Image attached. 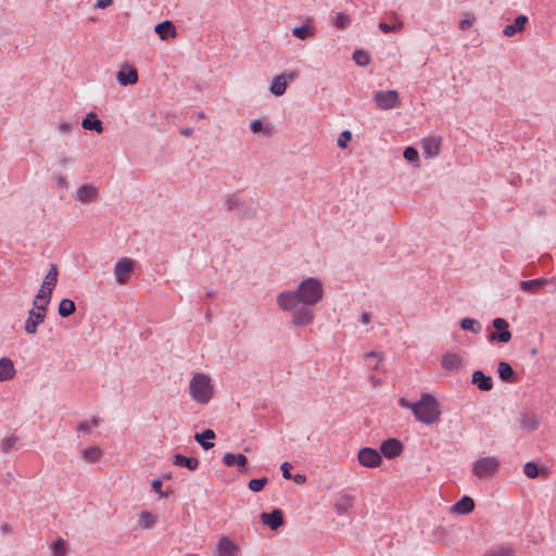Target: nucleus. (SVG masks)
I'll use <instances>...</instances> for the list:
<instances>
[{"mask_svg":"<svg viewBox=\"0 0 556 556\" xmlns=\"http://www.w3.org/2000/svg\"><path fill=\"white\" fill-rule=\"evenodd\" d=\"M324 298V288L319 279L308 277L302 280L295 290L282 291L277 296V304L283 312L292 313L294 326H306L314 320L313 306Z\"/></svg>","mask_w":556,"mask_h":556,"instance_id":"f257e3e1","label":"nucleus"},{"mask_svg":"<svg viewBox=\"0 0 556 556\" xmlns=\"http://www.w3.org/2000/svg\"><path fill=\"white\" fill-rule=\"evenodd\" d=\"M418 408L415 412V418L425 424H437L441 418V408L438 400L430 393H422L418 401Z\"/></svg>","mask_w":556,"mask_h":556,"instance_id":"f03ea898","label":"nucleus"},{"mask_svg":"<svg viewBox=\"0 0 556 556\" xmlns=\"http://www.w3.org/2000/svg\"><path fill=\"white\" fill-rule=\"evenodd\" d=\"M189 392L195 402L207 404L214 395L211 378L202 372L194 374L189 384Z\"/></svg>","mask_w":556,"mask_h":556,"instance_id":"7ed1b4c3","label":"nucleus"},{"mask_svg":"<svg viewBox=\"0 0 556 556\" xmlns=\"http://www.w3.org/2000/svg\"><path fill=\"white\" fill-rule=\"evenodd\" d=\"M226 210L239 218H252L255 215V207L252 201L241 199L238 194L229 195L225 201Z\"/></svg>","mask_w":556,"mask_h":556,"instance_id":"20e7f679","label":"nucleus"},{"mask_svg":"<svg viewBox=\"0 0 556 556\" xmlns=\"http://www.w3.org/2000/svg\"><path fill=\"white\" fill-rule=\"evenodd\" d=\"M500 460L494 456L482 457L472 465V473L480 478L493 477L500 468Z\"/></svg>","mask_w":556,"mask_h":556,"instance_id":"39448f33","label":"nucleus"},{"mask_svg":"<svg viewBox=\"0 0 556 556\" xmlns=\"http://www.w3.org/2000/svg\"><path fill=\"white\" fill-rule=\"evenodd\" d=\"M492 326L496 331L491 332L489 336L490 341H496L500 343H507L511 339V332L509 331V325L504 318H495L492 321Z\"/></svg>","mask_w":556,"mask_h":556,"instance_id":"423d86ee","label":"nucleus"},{"mask_svg":"<svg viewBox=\"0 0 556 556\" xmlns=\"http://www.w3.org/2000/svg\"><path fill=\"white\" fill-rule=\"evenodd\" d=\"M135 269V261L128 257H122L115 265L114 274L118 283L125 285L129 281L130 275Z\"/></svg>","mask_w":556,"mask_h":556,"instance_id":"0eeeda50","label":"nucleus"},{"mask_svg":"<svg viewBox=\"0 0 556 556\" xmlns=\"http://www.w3.org/2000/svg\"><path fill=\"white\" fill-rule=\"evenodd\" d=\"M374 99L381 110H391L400 105L399 93L395 90L377 91Z\"/></svg>","mask_w":556,"mask_h":556,"instance_id":"6e6552de","label":"nucleus"},{"mask_svg":"<svg viewBox=\"0 0 556 556\" xmlns=\"http://www.w3.org/2000/svg\"><path fill=\"white\" fill-rule=\"evenodd\" d=\"M358 462L362 466L367 468L379 467L382 463L381 454L371 447H363L357 455Z\"/></svg>","mask_w":556,"mask_h":556,"instance_id":"1a4fd4ad","label":"nucleus"},{"mask_svg":"<svg viewBox=\"0 0 556 556\" xmlns=\"http://www.w3.org/2000/svg\"><path fill=\"white\" fill-rule=\"evenodd\" d=\"M295 77L296 74L294 72L282 73L275 76L269 87L270 92L276 97L282 96L287 90L288 80L292 81Z\"/></svg>","mask_w":556,"mask_h":556,"instance_id":"9d476101","label":"nucleus"},{"mask_svg":"<svg viewBox=\"0 0 556 556\" xmlns=\"http://www.w3.org/2000/svg\"><path fill=\"white\" fill-rule=\"evenodd\" d=\"M403 448L402 442L394 438L383 441L380 445L381 454L389 459L400 456Z\"/></svg>","mask_w":556,"mask_h":556,"instance_id":"9b49d317","label":"nucleus"},{"mask_svg":"<svg viewBox=\"0 0 556 556\" xmlns=\"http://www.w3.org/2000/svg\"><path fill=\"white\" fill-rule=\"evenodd\" d=\"M240 546L228 536H222L216 545L217 556H236Z\"/></svg>","mask_w":556,"mask_h":556,"instance_id":"f8f14e48","label":"nucleus"},{"mask_svg":"<svg viewBox=\"0 0 556 556\" xmlns=\"http://www.w3.org/2000/svg\"><path fill=\"white\" fill-rule=\"evenodd\" d=\"M46 318V312L43 311H35L31 308L28 312V318L25 321V331L29 334H35L37 332V327L41 323H43Z\"/></svg>","mask_w":556,"mask_h":556,"instance_id":"ddd939ff","label":"nucleus"},{"mask_svg":"<svg viewBox=\"0 0 556 556\" xmlns=\"http://www.w3.org/2000/svg\"><path fill=\"white\" fill-rule=\"evenodd\" d=\"M261 520L271 530H277L283 525V514L280 509L275 508L270 513H262Z\"/></svg>","mask_w":556,"mask_h":556,"instance_id":"4468645a","label":"nucleus"},{"mask_svg":"<svg viewBox=\"0 0 556 556\" xmlns=\"http://www.w3.org/2000/svg\"><path fill=\"white\" fill-rule=\"evenodd\" d=\"M117 81L123 86L134 85L138 81V72L132 66H123L117 73Z\"/></svg>","mask_w":556,"mask_h":556,"instance_id":"2eb2a0df","label":"nucleus"},{"mask_svg":"<svg viewBox=\"0 0 556 556\" xmlns=\"http://www.w3.org/2000/svg\"><path fill=\"white\" fill-rule=\"evenodd\" d=\"M471 382L477 386L480 391H490L493 389V380L481 370L472 374Z\"/></svg>","mask_w":556,"mask_h":556,"instance_id":"dca6fc26","label":"nucleus"},{"mask_svg":"<svg viewBox=\"0 0 556 556\" xmlns=\"http://www.w3.org/2000/svg\"><path fill=\"white\" fill-rule=\"evenodd\" d=\"M519 422L522 430L534 431L540 425L539 416L534 413H520Z\"/></svg>","mask_w":556,"mask_h":556,"instance_id":"f3484780","label":"nucleus"},{"mask_svg":"<svg viewBox=\"0 0 556 556\" xmlns=\"http://www.w3.org/2000/svg\"><path fill=\"white\" fill-rule=\"evenodd\" d=\"M475 509V502L470 496H463L451 508L452 513L459 515H468Z\"/></svg>","mask_w":556,"mask_h":556,"instance_id":"a211bd4d","label":"nucleus"},{"mask_svg":"<svg viewBox=\"0 0 556 556\" xmlns=\"http://www.w3.org/2000/svg\"><path fill=\"white\" fill-rule=\"evenodd\" d=\"M154 31L162 40L174 38L177 35L176 27L170 21H163L155 25Z\"/></svg>","mask_w":556,"mask_h":556,"instance_id":"6ab92c4d","label":"nucleus"},{"mask_svg":"<svg viewBox=\"0 0 556 556\" xmlns=\"http://www.w3.org/2000/svg\"><path fill=\"white\" fill-rule=\"evenodd\" d=\"M223 463L228 466L237 465L240 471L247 470L248 458L243 454L225 453Z\"/></svg>","mask_w":556,"mask_h":556,"instance_id":"aec40b11","label":"nucleus"},{"mask_svg":"<svg viewBox=\"0 0 556 556\" xmlns=\"http://www.w3.org/2000/svg\"><path fill=\"white\" fill-rule=\"evenodd\" d=\"M441 139L439 137H428L422 140V150L428 157H434L440 153Z\"/></svg>","mask_w":556,"mask_h":556,"instance_id":"412c9836","label":"nucleus"},{"mask_svg":"<svg viewBox=\"0 0 556 556\" xmlns=\"http://www.w3.org/2000/svg\"><path fill=\"white\" fill-rule=\"evenodd\" d=\"M98 198V189L91 185H83L78 188L77 200L83 203L96 201Z\"/></svg>","mask_w":556,"mask_h":556,"instance_id":"4be33fe9","label":"nucleus"},{"mask_svg":"<svg viewBox=\"0 0 556 556\" xmlns=\"http://www.w3.org/2000/svg\"><path fill=\"white\" fill-rule=\"evenodd\" d=\"M52 291L45 289L41 287V289L38 291L37 295L34 299L33 305L35 308L39 311L46 312L48 308V305L51 301Z\"/></svg>","mask_w":556,"mask_h":556,"instance_id":"5701e85b","label":"nucleus"},{"mask_svg":"<svg viewBox=\"0 0 556 556\" xmlns=\"http://www.w3.org/2000/svg\"><path fill=\"white\" fill-rule=\"evenodd\" d=\"M354 505V497L349 494H339L334 503V510L338 515L348 513Z\"/></svg>","mask_w":556,"mask_h":556,"instance_id":"b1692460","label":"nucleus"},{"mask_svg":"<svg viewBox=\"0 0 556 556\" xmlns=\"http://www.w3.org/2000/svg\"><path fill=\"white\" fill-rule=\"evenodd\" d=\"M463 359L457 353H446L442 356L441 366L445 370H457L460 368Z\"/></svg>","mask_w":556,"mask_h":556,"instance_id":"393cba45","label":"nucleus"},{"mask_svg":"<svg viewBox=\"0 0 556 556\" xmlns=\"http://www.w3.org/2000/svg\"><path fill=\"white\" fill-rule=\"evenodd\" d=\"M528 22V17L526 15H519L515 18L513 24L506 25L503 29V34L506 37H513L517 33H520L525 29V26Z\"/></svg>","mask_w":556,"mask_h":556,"instance_id":"a878e982","label":"nucleus"},{"mask_svg":"<svg viewBox=\"0 0 556 556\" xmlns=\"http://www.w3.org/2000/svg\"><path fill=\"white\" fill-rule=\"evenodd\" d=\"M81 126L86 130H93L98 134H101L103 131L102 122L93 112H90L86 115V117L81 122Z\"/></svg>","mask_w":556,"mask_h":556,"instance_id":"bb28decb","label":"nucleus"},{"mask_svg":"<svg viewBox=\"0 0 556 556\" xmlns=\"http://www.w3.org/2000/svg\"><path fill=\"white\" fill-rule=\"evenodd\" d=\"M315 34L316 28L311 24L309 20H307V22L304 25L294 27L292 29V36L300 40H306L308 38H312L315 36Z\"/></svg>","mask_w":556,"mask_h":556,"instance_id":"cd10ccee","label":"nucleus"},{"mask_svg":"<svg viewBox=\"0 0 556 556\" xmlns=\"http://www.w3.org/2000/svg\"><path fill=\"white\" fill-rule=\"evenodd\" d=\"M15 375L13 362L8 357L0 358V381H8Z\"/></svg>","mask_w":556,"mask_h":556,"instance_id":"c85d7f7f","label":"nucleus"},{"mask_svg":"<svg viewBox=\"0 0 556 556\" xmlns=\"http://www.w3.org/2000/svg\"><path fill=\"white\" fill-rule=\"evenodd\" d=\"M175 466L186 467L189 470H195L199 466V459L195 457H187L181 454H175L172 459Z\"/></svg>","mask_w":556,"mask_h":556,"instance_id":"c756f323","label":"nucleus"},{"mask_svg":"<svg viewBox=\"0 0 556 556\" xmlns=\"http://www.w3.org/2000/svg\"><path fill=\"white\" fill-rule=\"evenodd\" d=\"M497 372L500 378L504 382H514L516 381V374L513 367L506 362H500L497 365Z\"/></svg>","mask_w":556,"mask_h":556,"instance_id":"7c9ffc66","label":"nucleus"},{"mask_svg":"<svg viewBox=\"0 0 556 556\" xmlns=\"http://www.w3.org/2000/svg\"><path fill=\"white\" fill-rule=\"evenodd\" d=\"M548 282L547 279L538 278L532 280H523L520 282V288L525 292L535 293Z\"/></svg>","mask_w":556,"mask_h":556,"instance_id":"2f4dec72","label":"nucleus"},{"mask_svg":"<svg viewBox=\"0 0 556 556\" xmlns=\"http://www.w3.org/2000/svg\"><path fill=\"white\" fill-rule=\"evenodd\" d=\"M215 438V432L212 429H205L200 433H195L194 440L204 448L210 450L214 446L212 442L206 440H213Z\"/></svg>","mask_w":556,"mask_h":556,"instance_id":"473e14b6","label":"nucleus"},{"mask_svg":"<svg viewBox=\"0 0 556 556\" xmlns=\"http://www.w3.org/2000/svg\"><path fill=\"white\" fill-rule=\"evenodd\" d=\"M58 267L54 264H51L48 274L45 277L42 288L53 291L56 282H58Z\"/></svg>","mask_w":556,"mask_h":556,"instance_id":"72a5a7b5","label":"nucleus"},{"mask_svg":"<svg viewBox=\"0 0 556 556\" xmlns=\"http://www.w3.org/2000/svg\"><path fill=\"white\" fill-rule=\"evenodd\" d=\"M76 309V305L71 299H63L59 304V315L61 317H68Z\"/></svg>","mask_w":556,"mask_h":556,"instance_id":"f704fd0d","label":"nucleus"},{"mask_svg":"<svg viewBox=\"0 0 556 556\" xmlns=\"http://www.w3.org/2000/svg\"><path fill=\"white\" fill-rule=\"evenodd\" d=\"M102 456V451L98 446H91L83 451V458L87 463H96Z\"/></svg>","mask_w":556,"mask_h":556,"instance_id":"c9c22d12","label":"nucleus"},{"mask_svg":"<svg viewBox=\"0 0 556 556\" xmlns=\"http://www.w3.org/2000/svg\"><path fill=\"white\" fill-rule=\"evenodd\" d=\"M157 521V517L150 511L143 510L140 514V525L144 529H151Z\"/></svg>","mask_w":556,"mask_h":556,"instance_id":"e433bc0d","label":"nucleus"},{"mask_svg":"<svg viewBox=\"0 0 556 556\" xmlns=\"http://www.w3.org/2000/svg\"><path fill=\"white\" fill-rule=\"evenodd\" d=\"M460 327L464 330H468L473 333H478L481 330V326H480L479 321H477L476 319L469 318V317L462 319Z\"/></svg>","mask_w":556,"mask_h":556,"instance_id":"4c0bfd02","label":"nucleus"},{"mask_svg":"<svg viewBox=\"0 0 556 556\" xmlns=\"http://www.w3.org/2000/svg\"><path fill=\"white\" fill-rule=\"evenodd\" d=\"M250 129L253 134L263 132L265 136L270 135V128L265 126L261 119H253L250 124Z\"/></svg>","mask_w":556,"mask_h":556,"instance_id":"58836bf2","label":"nucleus"},{"mask_svg":"<svg viewBox=\"0 0 556 556\" xmlns=\"http://www.w3.org/2000/svg\"><path fill=\"white\" fill-rule=\"evenodd\" d=\"M51 549L54 556H66L67 549L65 546V541L62 538L56 539L51 544Z\"/></svg>","mask_w":556,"mask_h":556,"instance_id":"ea45409f","label":"nucleus"},{"mask_svg":"<svg viewBox=\"0 0 556 556\" xmlns=\"http://www.w3.org/2000/svg\"><path fill=\"white\" fill-rule=\"evenodd\" d=\"M18 437L17 435H9L7 438H4L1 442H0V448L3 453H9L13 447L14 445L16 444V442L18 441Z\"/></svg>","mask_w":556,"mask_h":556,"instance_id":"a19ab883","label":"nucleus"},{"mask_svg":"<svg viewBox=\"0 0 556 556\" xmlns=\"http://www.w3.org/2000/svg\"><path fill=\"white\" fill-rule=\"evenodd\" d=\"M403 26L404 24L402 21H397L396 23L393 24H388L386 22L379 23V28L386 34L400 31L403 28Z\"/></svg>","mask_w":556,"mask_h":556,"instance_id":"79ce46f5","label":"nucleus"},{"mask_svg":"<svg viewBox=\"0 0 556 556\" xmlns=\"http://www.w3.org/2000/svg\"><path fill=\"white\" fill-rule=\"evenodd\" d=\"M353 60L355 61V63L357 65H361V66H366L369 64L370 62V56L369 54L364 51V50H356L354 51L353 53Z\"/></svg>","mask_w":556,"mask_h":556,"instance_id":"37998d69","label":"nucleus"},{"mask_svg":"<svg viewBox=\"0 0 556 556\" xmlns=\"http://www.w3.org/2000/svg\"><path fill=\"white\" fill-rule=\"evenodd\" d=\"M523 472L528 478L534 479L540 475V468L533 462H528L523 466Z\"/></svg>","mask_w":556,"mask_h":556,"instance_id":"c03bdc74","label":"nucleus"},{"mask_svg":"<svg viewBox=\"0 0 556 556\" xmlns=\"http://www.w3.org/2000/svg\"><path fill=\"white\" fill-rule=\"evenodd\" d=\"M486 556H514V548L511 546H500L492 551Z\"/></svg>","mask_w":556,"mask_h":556,"instance_id":"a18cd8bd","label":"nucleus"},{"mask_svg":"<svg viewBox=\"0 0 556 556\" xmlns=\"http://www.w3.org/2000/svg\"><path fill=\"white\" fill-rule=\"evenodd\" d=\"M267 479L261 478V479H252L249 481V489L253 492H260L263 490V488L266 485Z\"/></svg>","mask_w":556,"mask_h":556,"instance_id":"49530a36","label":"nucleus"},{"mask_svg":"<svg viewBox=\"0 0 556 556\" xmlns=\"http://www.w3.org/2000/svg\"><path fill=\"white\" fill-rule=\"evenodd\" d=\"M350 22L351 20L348 14L340 13L334 17L333 24L337 28H345L350 25Z\"/></svg>","mask_w":556,"mask_h":556,"instance_id":"de8ad7c7","label":"nucleus"},{"mask_svg":"<svg viewBox=\"0 0 556 556\" xmlns=\"http://www.w3.org/2000/svg\"><path fill=\"white\" fill-rule=\"evenodd\" d=\"M403 155H404V159L408 162L418 161V157H419L418 151L413 147H407L404 150Z\"/></svg>","mask_w":556,"mask_h":556,"instance_id":"09e8293b","label":"nucleus"},{"mask_svg":"<svg viewBox=\"0 0 556 556\" xmlns=\"http://www.w3.org/2000/svg\"><path fill=\"white\" fill-rule=\"evenodd\" d=\"M399 405L401 407H404V408H409L413 412L414 415H415L416 409L419 407L418 406V401L417 402H410V401H408L405 397H400L399 399Z\"/></svg>","mask_w":556,"mask_h":556,"instance_id":"8fccbe9b","label":"nucleus"},{"mask_svg":"<svg viewBox=\"0 0 556 556\" xmlns=\"http://www.w3.org/2000/svg\"><path fill=\"white\" fill-rule=\"evenodd\" d=\"M352 139V134L350 130H344L340 134V137L337 141V144L338 147L340 148H345L348 142L351 141Z\"/></svg>","mask_w":556,"mask_h":556,"instance_id":"3c124183","label":"nucleus"},{"mask_svg":"<svg viewBox=\"0 0 556 556\" xmlns=\"http://www.w3.org/2000/svg\"><path fill=\"white\" fill-rule=\"evenodd\" d=\"M152 490L160 495V497H168L169 493L162 490V481L154 479L151 484Z\"/></svg>","mask_w":556,"mask_h":556,"instance_id":"603ef678","label":"nucleus"},{"mask_svg":"<svg viewBox=\"0 0 556 556\" xmlns=\"http://www.w3.org/2000/svg\"><path fill=\"white\" fill-rule=\"evenodd\" d=\"M475 16L467 14L465 18L459 22V28L466 30L472 26Z\"/></svg>","mask_w":556,"mask_h":556,"instance_id":"864d4df0","label":"nucleus"},{"mask_svg":"<svg viewBox=\"0 0 556 556\" xmlns=\"http://www.w3.org/2000/svg\"><path fill=\"white\" fill-rule=\"evenodd\" d=\"M291 468H292V465L290 463H288V462L282 463L281 466H280V470H281L282 477L286 480H291V472H290Z\"/></svg>","mask_w":556,"mask_h":556,"instance_id":"5fc2aeb1","label":"nucleus"},{"mask_svg":"<svg viewBox=\"0 0 556 556\" xmlns=\"http://www.w3.org/2000/svg\"><path fill=\"white\" fill-rule=\"evenodd\" d=\"M291 480H293L296 484H303L306 482V476L302 473L291 475Z\"/></svg>","mask_w":556,"mask_h":556,"instance_id":"6e6d98bb","label":"nucleus"},{"mask_svg":"<svg viewBox=\"0 0 556 556\" xmlns=\"http://www.w3.org/2000/svg\"><path fill=\"white\" fill-rule=\"evenodd\" d=\"M365 357L366 358H369V357H377L378 358L377 364L372 367L374 370H377L378 369V364H379V362L382 361V357L377 352H375V351L368 352L367 354H365Z\"/></svg>","mask_w":556,"mask_h":556,"instance_id":"4d7b16f0","label":"nucleus"},{"mask_svg":"<svg viewBox=\"0 0 556 556\" xmlns=\"http://www.w3.org/2000/svg\"><path fill=\"white\" fill-rule=\"evenodd\" d=\"M113 3V0H98L96 7L100 9H105Z\"/></svg>","mask_w":556,"mask_h":556,"instance_id":"13d9d810","label":"nucleus"},{"mask_svg":"<svg viewBox=\"0 0 556 556\" xmlns=\"http://www.w3.org/2000/svg\"><path fill=\"white\" fill-rule=\"evenodd\" d=\"M58 128H59V130H60L61 132L66 134V132H68V131H70L71 126H70V124H68V123H66V122H61V123L59 124V127H58Z\"/></svg>","mask_w":556,"mask_h":556,"instance_id":"bf43d9fd","label":"nucleus"},{"mask_svg":"<svg viewBox=\"0 0 556 556\" xmlns=\"http://www.w3.org/2000/svg\"><path fill=\"white\" fill-rule=\"evenodd\" d=\"M361 320L363 324H369L371 320V314L368 312H364L361 316Z\"/></svg>","mask_w":556,"mask_h":556,"instance_id":"052dcab7","label":"nucleus"},{"mask_svg":"<svg viewBox=\"0 0 556 556\" xmlns=\"http://www.w3.org/2000/svg\"><path fill=\"white\" fill-rule=\"evenodd\" d=\"M192 132H193V129L190 128V127H186V128H181L180 129V135L184 136V137H189V136H191Z\"/></svg>","mask_w":556,"mask_h":556,"instance_id":"680f3d73","label":"nucleus"},{"mask_svg":"<svg viewBox=\"0 0 556 556\" xmlns=\"http://www.w3.org/2000/svg\"><path fill=\"white\" fill-rule=\"evenodd\" d=\"M77 429H78L79 431L88 432V431H89V424H88V422L83 421V422H80V424L78 425Z\"/></svg>","mask_w":556,"mask_h":556,"instance_id":"e2e57ef3","label":"nucleus"},{"mask_svg":"<svg viewBox=\"0 0 556 556\" xmlns=\"http://www.w3.org/2000/svg\"><path fill=\"white\" fill-rule=\"evenodd\" d=\"M55 180L59 186H66V179L63 176H58Z\"/></svg>","mask_w":556,"mask_h":556,"instance_id":"0e129e2a","label":"nucleus"},{"mask_svg":"<svg viewBox=\"0 0 556 556\" xmlns=\"http://www.w3.org/2000/svg\"><path fill=\"white\" fill-rule=\"evenodd\" d=\"M391 20H393L394 23H396L397 21H401L399 15L395 12H391Z\"/></svg>","mask_w":556,"mask_h":556,"instance_id":"69168bd1","label":"nucleus"},{"mask_svg":"<svg viewBox=\"0 0 556 556\" xmlns=\"http://www.w3.org/2000/svg\"><path fill=\"white\" fill-rule=\"evenodd\" d=\"M91 425L92 426H98L99 425V419L98 418H92Z\"/></svg>","mask_w":556,"mask_h":556,"instance_id":"338daca9","label":"nucleus"},{"mask_svg":"<svg viewBox=\"0 0 556 556\" xmlns=\"http://www.w3.org/2000/svg\"><path fill=\"white\" fill-rule=\"evenodd\" d=\"M214 295V291L213 290H210L206 292V296L207 298H212Z\"/></svg>","mask_w":556,"mask_h":556,"instance_id":"774afa93","label":"nucleus"}]
</instances>
